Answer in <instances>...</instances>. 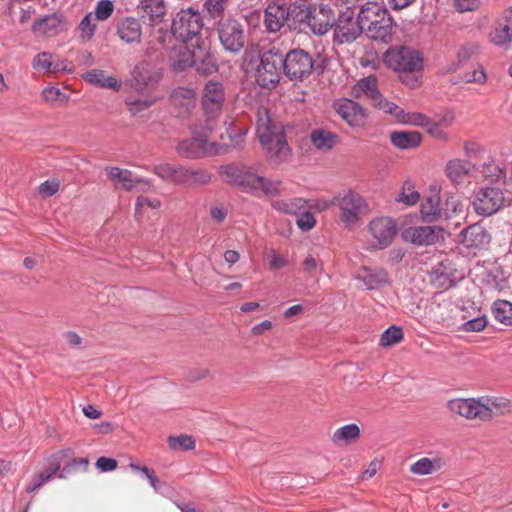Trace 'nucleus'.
Segmentation results:
<instances>
[{
    "mask_svg": "<svg viewBox=\"0 0 512 512\" xmlns=\"http://www.w3.org/2000/svg\"><path fill=\"white\" fill-rule=\"evenodd\" d=\"M385 65L400 73V80L406 86H419L423 69V58L420 53L410 47H390L383 55Z\"/></svg>",
    "mask_w": 512,
    "mask_h": 512,
    "instance_id": "nucleus-2",
    "label": "nucleus"
},
{
    "mask_svg": "<svg viewBox=\"0 0 512 512\" xmlns=\"http://www.w3.org/2000/svg\"><path fill=\"white\" fill-rule=\"evenodd\" d=\"M490 42L499 47H508L512 42V7L504 9L489 32Z\"/></svg>",
    "mask_w": 512,
    "mask_h": 512,
    "instance_id": "nucleus-15",
    "label": "nucleus"
},
{
    "mask_svg": "<svg viewBox=\"0 0 512 512\" xmlns=\"http://www.w3.org/2000/svg\"><path fill=\"white\" fill-rule=\"evenodd\" d=\"M419 198V192L414 190V186L410 181H406L402 187L400 195L396 198V201L411 206L416 204L419 201Z\"/></svg>",
    "mask_w": 512,
    "mask_h": 512,
    "instance_id": "nucleus-49",
    "label": "nucleus"
},
{
    "mask_svg": "<svg viewBox=\"0 0 512 512\" xmlns=\"http://www.w3.org/2000/svg\"><path fill=\"white\" fill-rule=\"evenodd\" d=\"M403 338V330L401 327L392 325L387 328L380 337V345L382 347H389L398 342Z\"/></svg>",
    "mask_w": 512,
    "mask_h": 512,
    "instance_id": "nucleus-48",
    "label": "nucleus"
},
{
    "mask_svg": "<svg viewBox=\"0 0 512 512\" xmlns=\"http://www.w3.org/2000/svg\"><path fill=\"white\" fill-rule=\"evenodd\" d=\"M492 313L494 318L507 326L512 325V303L507 300H497L493 303Z\"/></svg>",
    "mask_w": 512,
    "mask_h": 512,
    "instance_id": "nucleus-40",
    "label": "nucleus"
},
{
    "mask_svg": "<svg viewBox=\"0 0 512 512\" xmlns=\"http://www.w3.org/2000/svg\"><path fill=\"white\" fill-rule=\"evenodd\" d=\"M169 447L173 450H193L195 448V440L189 435L170 436L168 438Z\"/></svg>",
    "mask_w": 512,
    "mask_h": 512,
    "instance_id": "nucleus-50",
    "label": "nucleus"
},
{
    "mask_svg": "<svg viewBox=\"0 0 512 512\" xmlns=\"http://www.w3.org/2000/svg\"><path fill=\"white\" fill-rule=\"evenodd\" d=\"M462 243L467 248L483 249L491 240L488 231L479 224H473L466 227L462 232Z\"/></svg>",
    "mask_w": 512,
    "mask_h": 512,
    "instance_id": "nucleus-23",
    "label": "nucleus"
},
{
    "mask_svg": "<svg viewBox=\"0 0 512 512\" xmlns=\"http://www.w3.org/2000/svg\"><path fill=\"white\" fill-rule=\"evenodd\" d=\"M60 184L57 180H46L38 187V192L43 197H51L59 190Z\"/></svg>",
    "mask_w": 512,
    "mask_h": 512,
    "instance_id": "nucleus-59",
    "label": "nucleus"
},
{
    "mask_svg": "<svg viewBox=\"0 0 512 512\" xmlns=\"http://www.w3.org/2000/svg\"><path fill=\"white\" fill-rule=\"evenodd\" d=\"M61 24V17L53 13L35 20L31 29L38 38H50L60 33Z\"/></svg>",
    "mask_w": 512,
    "mask_h": 512,
    "instance_id": "nucleus-20",
    "label": "nucleus"
},
{
    "mask_svg": "<svg viewBox=\"0 0 512 512\" xmlns=\"http://www.w3.org/2000/svg\"><path fill=\"white\" fill-rule=\"evenodd\" d=\"M155 103V98H146L142 100L141 98H126L125 104L129 107V111L132 115H136L137 113L149 108L151 105Z\"/></svg>",
    "mask_w": 512,
    "mask_h": 512,
    "instance_id": "nucleus-53",
    "label": "nucleus"
},
{
    "mask_svg": "<svg viewBox=\"0 0 512 512\" xmlns=\"http://www.w3.org/2000/svg\"><path fill=\"white\" fill-rule=\"evenodd\" d=\"M368 290L378 289L389 283V274L384 268L380 267H362L359 269L356 277Z\"/></svg>",
    "mask_w": 512,
    "mask_h": 512,
    "instance_id": "nucleus-24",
    "label": "nucleus"
},
{
    "mask_svg": "<svg viewBox=\"0 0 512 512\" xmlns=\"http://www.w3.org/2000/svg\"><path fill=\"white\" fill-rule=\"evenodd\" d=\"M272 206L277 211L298 215L302 210L307 208V201L303 198L277 200L273 202Z\"/></svg>",
    "mask_w": 512,
    "mask_h": 512,
    "instance_id": "nucleus-37",
    "label": "nucleus"
},
{
    "mask_svg": "<svg viewBox=\"0 0 512 512\" xmlns=\"http://www.w3.org/2000/svg\"><path fill=\"white\" fill-rule=\"evenodd\" d=\"M281 71H283L282 52L273 47L261 55L256 81L263 88L275 87L279 83Z\"/></svg>",
    "mask_w": 512,
    "mask_h": 512,
    "instance_id": "nucleus-5",
    "label": "nucleus"
},
{
    "mask_svg": "<svg viewBox=\"0 0 512 512\" xmlns=\"http://www.w3.org/2000/svg\"><path fill=\"white\" fill-rule=\"evenodd\" d=\"M332 28H334V42L338 44L352 43L363 32L359 18L355 19L354 12L349 9L340 13L337 19L335 18Z\"/></svg>",
    "mask_w": 512,
    "mask_h": 512,
    "instance_id": "nucleus-11",
    "label": "nucleus"
},
{
    "mask_svg": "<svg viewBox=\"0 0 512 512\" xmlns=\"http://www.w3.org/2000/svg\"><path fill=\"white\" fill-rule=\"evenodd\" d=\"M505 202L504 186L486 185L475 191L472 205L478 215L487 217L497 213Z\"/></svg>",
    "mask_w": 512,
    "mask_h": 512,
    "instance_id": "nucleus-7",
    "label": "nucleus"
},
{
    "mask_svg": "<svg viewBox=\"0 0 512 512\" xmlns=\"http://www.w3.org/2000/svg\"><path fill=\"white\" fill-rule=\"evenodd\" d=\"M312 6V4L305 1L291 3L289 5V28L297 30L298 32L308 33Z\"/></svg>",
    "mask_w": 512,
    "mask_h": 512,
    "instance_id": "nucleus-17",
    "label": "nucleus"
},
{
    "mask_svg": "<svg viewBox=\"0 0 512 512\" xmlns=\"http://www.w3.org/2000/svg\"><path fill=\"white\" fill-rule=\"evenodd\" d=\"M227 2L228 0H206L204 3V11L212 19L222 17Z\"/></svg>",
    "mask_w": 512,
    "mask_h": 512,
    "instance_id": "nucleus-51",
    "label": "nucleus"
},
{
    "mask_svg": "<svg viewBox=\"0 0 512 512\" xmlns=\"http://www.w3.org/2000/svg\"><path fill=\"white\" fill-rule=\"evenodd\" d=\"M116 34L127 44L140 43L142 37V25L139 19L125 17L116 24Z\"/></svg>",
    "mask_w": 512,
    "mask_h": 512,
    "instance_id": "nucleus-19",
    "label": "nucleus"
},
{
    "mask_svg": "<svg viewBox=\"0 0 512 512\" xmlns=\"http://www.w3.org/2000/svg\"><path fill=\"white\" fill-rule=\"evenodd\" d=\"M203 19L201 14L192 9H182L173 19L171 31L174 37L191 48H199L204 41L201 38Z\"/></svg>",
    "mask_w": 512,
    "mask_h": 512,
    "instance_id": "nucleus-4",
    "label": "nucleus"
},
{
    "mask_svg": "<svg viewBox=\"0 0 512 512\" xmlns=\"http://www.w3.org/2000/svg\"><path fill=\"white\" fill-rule=\"evenodd\" d=\"M83 79L94 86L111 89L114 92H118L121 88V82L115 77L109 76L105 71L100 69H92L83 74Z\"/></svg>",
    "mask_w": 512,
    "mask_h": 512,
    "instance_id": "nucleus-28",
    "label": "nucleus"
},
{
    "mask_svg": "<svg viewBox=\"0 0 512 512\" xmlns=\"http://www.w3.org/2000/svg\"><path fill=\"white\" fill-rule=\"evenodd\" d=\"M153 172L166 182L175 185H186L187 167L185 166L162 163L154 166Z\"/></svg>",
    "mask_w": 512,
    "mask_h": 512,
    "instance_id": "nucleus-25",
    "label": "nucleus"
},
{
    "mask_svg": "<svg viewBox=\"0 0 512 512\" xmlns=\"http://www.w3.org/2000/svg\"><path fill=\"white\" fill-rule=\"evenodd\" d=\"M73 455L71 449H64L53 454L47 462V466L44 471L52 478L58 471H62L63 465L66 463V458Z\"/></svg>",
    "mask_w": 512,
    "mask_h": 512,
    "instance_id": "nucleus-41",
    "label": "nucleus"
},
{
    "mask_svg": "<svg viewBox=\"0 0 512 512\" xmlns=\"http://www.w3.org/2000/svg\"><path fill=\"white\" fill-rule=\"evenodd\" d=\"M187 182L185 186H198L205 185L211 181V174L202 168H188L187 167Z\"/></svg>",
    "mask_w": 512,
    "mask_h": 512,
    "instance_id": "nucleus-46",
    "label": "nucleus"
},
{
    "mask_svg": "<svg viewBox=\"0 0 512 512\" xmlns=\"http://www.w3.org/2000/svg\"><path fill=\"white\" fill-rule=\"evenodd\" d=\"M334 22V12L328 5H313L309 19L308 32L314 35H324L333 27Z\"/></svg>",
    "mask_w": 512,
    "mask_h": 512,
    "instance_id": "nucleus-16",
    "label": "nucleus"
},
{
    "mask_svg": "<svg viewBox=\"0 0 512 512\" xmlns=\"http://www.w3.org/2000/svg\"><path fill=\"white\" fill-rule=\"evenodd\" d=\"M66 463L63 465L62 471L59 474L60 478H66L69 474L75 472L77 469L86 471L89 465L88 458H74L72 455L66 458Z\"/></svg>",
    "mask_w": 512,
    "mask_h": 512,
    "instance_id": "nucleus-47",
    "label": "nucleus"
},
{
    "mask_svg": "<svg viewBox=\"0 0 512 512\" xmlns=\"http://www.w3.org/2000/svg\"><path fill=\"white\" fill-rule=\"evenodd\" d=\"M221 45L226 51L237 54L245 46L246 36L243 25L234 18H222L217 25Z\"/></svg>",
    "mask_w": 512,
    "mask_h": 512,
    "instance_id": "nucleus-9",
    "label": "nucleus"
},
{
    "mask_svg": "<svg viewBox=\"0 0 512 512\" xmlns=\"http://www.w3.org/2000/svg\"><path fill=\"white\" fill-rule=\"evenodd\" d=\"M332 204L339 206V217L346 228H353L360 219L361 210L366 206L365 200L353 191L334 197Z\"/></svg>",
    "mask_w": 512,
    "mask_h": 512,
    "instance_id": "nucleus-10",
    "label": "nucleus"
},
{
    "mask_svg": "<svg viewBox=\"0 0 512 512\" xmlns=\"http://www.w3.org/2000/svg\"><path fill=\"white\" fill-rule=\"evenodd\" d=\"M53 54L49 52L38 53L33 59V67L35 69L48 72L51 68Z\"/></svg>",
    "mask_w": 512,
    "mask_h": 512,
    "instance_id": "nucleus-56",
    "label": "nucleus"
},
{
    "mask_svg": "<svg viewBox=\"0 0 512 512\" xmlns=\"http://www.w3.org/2000/svg\"><path fill=\"white\" fill-rule=\"evenodd\" d=\"M358 18L363 32L371 39L384 43L392 39L393 19L385 6L368 1L361 6Z\"/></svg>",
    "mask_w": 512,
    "mask_h": 512,
    "instance_id": "nucleus-3",
    "label": "nucleus"
},
{
    "mask_svg": "<svg viewBox=\"0 0 512 512\" xmlns=\"http://www.w3.org/2000/svg\"><path fill=\"white\" fill-rule=\"evenodd\" d=\"M227 182L243 188L245 191H256V185L260 183L259 175H256L252 167L229 164L221 168Z\"/></svg>",
    "mask_w": 512,
    "mask_h": 512,
    "instance_id": "nucleus-13",
    "label": "nucleus"
},
{
    "mask_svg": "<svg viewBox=\"0 0 512 512\" xmlns=\"http://www.w3.org/2000/svg\"><path fill=\"white\" fill-rule=\"evenodd\" d=\"M368 229L373 237V247L385 249L390 246L397 234L396 223L389 217H379L373 219Z\"/></svg>",
    "mask_w": 512,
    "mask_h": 512,
    "instance_id": "nucleus-14",
    "label": "nucleus"
},
{
    "mask_svg": "<svg viewBox=\"0 0 512 512\" xmlns=\"http://www.w3.org/2000/svg\"><path fill=\"white\" fill-rule=\"evenodd\" d=\"M105 172L108 178L115 183L117 188L118 185H121L123 189L131 191L138 183L137 180L133 179V174L130 170L108 166L105 168Z\"/></svg>",
    "mask_w": 512,
    "mask_h": 512,
    "instance_id": "nucleus-29",
    "label": "nucleus"
},
{
    "mask_svg": "<svg viewBox=\"0 0 512 512\" xmlns=\"http://www.w3.org/2000/svg\"><path fill=\"white\" fill-rule=\"evenodd\" d=\"M113 10L114 6L110 0H100L95 9V18L104 21L112 15Z\"/></svg>",
    "mask_w": 512,
    "mask_h": 512,
    "instance_id": "nucleus-57",
    "label": "nucleus"
},
{
    "mask_svg": "<svg viewBox=\"0 0 512 512\" xmlns=\"http://www.w3.org/2000/svg\"><path fill=\"white\" fill-rule=\"evenodd\" d=\"M431 278L432 283L440 289L447 290L454 285L451 269L444 262H440L433 267Z\"/></svg>",
    "mask_w": 512,
    "mask_h": 512,
    "instance_id": "nucleus-32",
    "label": "nucleus"
},
{
    "mask_svg": "<svg viewBox=\"0 0 512 512\" xmlns=\"http://www.w3.org/2000/svg\"><path fill=\"white\" fill-rule=\"evenodd\" d=\"M377 82L374 75L359 80L353 87L354 96H380L377 90Z\"/></svg>",
    "mask_w": 512,
    "mask_h": 512,
    "instance_id": "nucleus-42",
    "label": "nucleus"
},
{
    "mask_svg": "<svg viewBox=\"0 0 512 512\" xmlns=\"http://www.w3.org/2000/svg\"><path fill=\"white\" fill-rule=\"evenodd\" d=\"M360 437V428L356 424H347L337 429L332 435V441L336 445L349 444Z\"/></svg>",
    "mask_w": 512,
    "mask_h": 512,
    "instance_id": "nucleus-35",
    "label": "nucleus"
},
{
    "mask_svg": "<svg viewBox=\"0 0 512 512\" xmlns=\"http://www.w3.org/2000/svg\"><path fill=\"white\" fill-rule=\"evenodd\" d=\"M223 84L219 81H208L204 87L203 96H217L224 94Z\"/></svg>",
    "mask_w": 512,
    "mask_h": 512,
    "instance_id": "nucleus-63",
    "label": "nucleus"
},
{
    "mask_svg": "<svg viewBox=\"0 0 512 512\" xmlns=\"http://www.w3.org/2000/svg\"><path fill=\"white\" fill-rule=\"evenodd\" d=\"M138 8L149 17L152 22H160L166 14L164 0H140Z\"/></svg>",
    "mask_w": 512,
    "mask_h": 512,
    "instance_id": "nucleus-33",
    "label": "nucleus"
},
{
    "mask_svg": "<svg viewBox=\"0 0 512 512\" xmlns=\"http://www.w3.org/2000/svg\"><path fill=\"white\" fill-rule=\"evenodd\" d=\"M421 217L424 222L432 223L442 217L443 210L439 206V197L437 195L428 197L420 208Z\"/></svg>",
    "mask_w": 512,
    "mask_h": 512,
    "instance_id": "nucleus-34",
    "label": "nucleus"
},
{
    "mask_svg": "<svg viewBox=\"0 0 512 512\" xmlns=\"http://www.w3.org/2000/svg\"><path fill=\"white\" fill-rule=\"evenodd\" d=\"M421 134L417 131H394L390 135L392 144L399 149H411L420 145Z\"/></svg>",
    "mask_w": 512,
    "mask_h": 512,
    "instance_id": "nucleus-31",
    "label": "nucleus"
},
{
    "mask_svg": "<svg viewBox=\"0 0 512 512\" xmlns=\"http://www.w3.org/2000/svg\"><path fill=\"white\" fill-rule=\"evenodd\" d=\"M78 29L80 32V38L83 41H89L93 37L96 29V24L93 22L91 13L87 14L81 20Z\"/></svg>",
    "mask_w": 512,
    "mask_h": 512,
    "instance_id": "nucleus-52",
    "label": "nucleus"
},
{
    "mask_svg": "<svg viewBox=\"0 0 512 512\" xmlns=\"http://www.w3.org/2000/svg\"><path fill=\"white\" fill-rule=\"evenodd\" d=\"M260 183L256 185V190H261L266 196H277L279 194L280 182L272 181L263 176H259Z\"/></svg>",
    "mask_w": 512,
    "mask_h": 512,
    "instance_id": "nucleus-55",
    "label": "nucleus"
},
{
    "mask_svg": "<svg viewBox=\"0 0 512 512\" xmlns=\"http://www.w3.org/2000/svg\"><path fill=\"white\" fill-rule=\"evenodd\" d=\"M51 479L49 474H46L45 471H41L37 475H35L31 481V483L26 487V491L28 493L34 492L39 489L44 483L48 482Z\"/></svg>",
    "mask_w": 512,
    "mask_h": 512,
    "instance_id": "nucleus-62",
    "label": "nucleus"
},
{
    "mask_svg": "<svg viewBox=\"0 0 512 512\" xmlns=\"http://www.w3.org/2000/svg\"><path fill=\"white\" fill-rule=\"evenodd\" d=\"M202 107L206 117V124L203 127L205 131H212L215 121L221 113L224 98H202Z\"/></svg>",
    "mask_w": 512,
    "mask_h": 512,
    "instance_id": "nucleus-30",
    "label": "nucleus"
},
{
    "mask_svg": "<svg viewBox=\"0 0 512 512\" xmlns=\"http://www.w3.org/2000/svg\"><path fill=\"white\" fill-rule=\"evenodd\" d=\"M132 75L140 87L153 86L158 81V75L144 66H136Z\"/></svg>",
    "mask_w": 512,
    "mask_h": 512,
    "instance_id": "nucleus-45",
    "label": "nucleus"
},
{
    "mask_svg": "<svg viewBox=\"0 0 512 512\" xmlns=\"http://www.w3.org/2000/svg\"><path fill=\"white\" fill-rule=\"evenodd\" d=\"M487 323V318L480 316L465 322L462 329L466 332H480L487 326Z\"/></svg>",
    "mask_w": 512,
    "mask_h": 512,
    "instance_id": "nucleus-58",
    "label": "nucleus"
},
{
    "mask_svg": "<svg viewBox=\"0 0 512 512\" xmlns=\"http://www.w3.org/2000/svg\"><path fill=\"white\" fill-rule=\"evenodd\" d=\"M118 462L113 458L99 457L96 461V467L101 472H111L117 468Z\"/></svg>",
    "mask_w": 512,
    "mask_h": 512,
    "instance_id": "nucleus-64",
    "label": "nucleus"
},
{
    "mask_svg": "<svg viewBox=\"0 0 512 512\" xmlns=\"http://www.w3.org/2000/svg\"><path fill=\"white\" fill-rule=\"evenodd\" d=\"M337 104V113L351 126H361L366 118L365 110L351 98H341Z\"/></svg>",
    "mask_w": 512,
    "mask_h": 512,
    "instance_id": "nucleus-22",
    "label": "nucleus"
},
{
    "mask_svg": "<svg viewBox=\"0 0 512 512\" xmlns=\"http://www.w3.org/2000/svg\"><path fill=\"white\" fill-rule=\"evenodd\" d=\"M289 22V5L271 3L265 9L264 25L269 32H278Z\"/></svg>",
    "mask_w": 512,
    "mask_h": 512,
    "instance_id": "nucleus-18",
    "label": "nucleus"
},
{
    "mask_svg": "<svg viewBox=\"0 0 512 512\" xmlns=\"http://www.w3.org/2000/svg\"><path fill=\"white\" fill-rule=\"evenodd\" d=\"M448 409L462 417L467 419H480V420H489L492 418V409L482 404L479 400L474 398L468 399H453L448 401L447 403Z\"/></svg>",
    "mask_w": 512,
    "mask_h": 512,
    "instance_id": "nucleus-12",
    "label": "nucleus"
},
{
    "mask_svg": "<svg viewBox=\"0 0 512 512\" xmlns=\"http://www.w3.org/2000/svg\"><path fill=\"white\" fill-rule=\"evenodd\" d=\"M311 142L318 150H330L337 142V135L325 129H315L311 133Z\"/></svg>",
    "mask_w": 512,
    "mask_h": 512,
    "instance_id": "nucleus-36",
    "label": "nucleus"
},
{
    "mask_svg": "<svg viewBox=\"0 0 512 512\" xmlns=\"http://www.w3.org/2000/svg\"><path fill=\"white\" fill-rule=\"evenodd\" d=\"M283 73L291 81H303L314 70V60L304 49H292L285 55L282 53Z\"/></svg>",
    "mask_w": 512,
    "mask_h": 512,
    "instance_id": "nucleus-6",
    "label": "nucleus"
},
{
    "mask_svg": "<svg viewBox=\"0 0 512 512\" xmlns=\"http://www.w3.org/2000/svg\"><path fill=\"white\" fill-rule=\"evenodd\" d=\"M477 50L478 45L476 44L463 45L457 53L459 63L467 62L477 52Z\"/></svg>",
    "mask_w": 512,
    "mask_h": 512,
    "instance_id": "nucleus-61",
    "label": "nucleus"
},
{
    "mask_svg": "<svg viewBox=\"0 0 512 512\" xmlns=\"http://www.w3.org/2000/svg\"><path fill=\"white\" fill-rule=\"evenodd\" d=\"M473 168L474 165L469 161L452 159L447 162L445 173L453 184H460L469 176Z\"/></svg>",
    "mask_w": 512,
    "mask_h": 512,
    "instance_id": "nucleus-27",
    "label": "nucleus"
},
{
    "mask_svg": "<svg viewBox=\"0 0 512 512\" xmlns=\"http://www.w3.org/2000/svg\"><path fill=\"white\" fill-rule=\"evenodd\" d=\"M256 135L269 162L279 165L291 156V148L286 139L285 127L272 118L269 110L257 108Z\"/></svg>",
    "mask_w": 512,
    "mask_h": 512,
    "instance_id": "nucleus-1",
    "label": "nucleus"
},
{
    "mask_svg": "<svg viewBox=\"0 0 512 512\" xmlns=\"http://www.w3.org/2000/svg\"><path fill=\"white\" fill-rule=\"evenodd\" d=\"M481 173L486 179L494 181L492 185H505L506 172L494 161L484 163Z\"/></svg>",
    "mask_w": 512,
    "mask_h": 512,
    "instance_id": "nucleus-43",
    "label": "nucleus"
},
{
    "mask_svg": "<svg viewBox=\"0 0 512 512\" xmlns=\"http://www.w3.org/2000/svg\"><path fill=\"white\" fill-rule=\"evenodd\" d=\"M296 224L301 231L307 232L315 226L316 220L313 213L306 208L298 214Z\"/></svg>",
    "mask_w": 512,
    "mask_h": 512,
    "instance_id": "nucleus-54",
    "label": "nucleus"
},
{
    "mask_svg": "<svg viewBox=\"0 0 512 512\" xmlns=\"http://www.w3.org/2000/svg\"><path fill=\"white\" fill-rule=\"evenodd\" d=\"M144 206H149L152 209H157L161 206V201L157 198L149 199L145 196H139L135 204V215H139L141 213V209Z\"/></svg>",
    "mask_w": 512,
    "mask_h": 512,
    "instance_id": "nucleus-60",
    "label": "nucleus"
},
{
    "mask_svg": "<svg viewBox=\"0 0 512 512\" xmlns=\"http://www.w3.org/2000/svg\"><path fill=\"white\" fill-rule=\"evenodd\" d=\"M208 131H205L199 135H194L189 139L181 141L176 150L179 155L185 158L196 159L206 155H219L225 154L228 151V147L216 142H208Z\"/></svg>",
    "mask_w": 512,
    "mask_h": 512,
    "instance_id": "nucleus-8",
    "label": "nucleus"
},
{
    "mask_svg": "<svg viewBox=\"0 0 512 512\" xmlns=\"http://www.w3.org/2000/svg\"><path fill=\"white\" fill-rule=\"evenodd\" d=\"M437 234L431 226H413L404 230L403 238L405 241L415 245H430L437 240Z\"/></svg>",
    "mask_w": 512,
    "mask_h": 512,
    "instance_id": "nucleus-26",
    "label": "nucleus"
},
{
    "mask_svg": "<svg viewBox=\"0 0 512 512\" xmlns=\"http://www.w3.org/2000/svg\"><path fill=\"white\" fill-rule=\"evenodd\" d=\"M483 282L488 289L494 291H502L508 285V279L501 268H495L487 272Z\"/></svg>",
    "mask_w": 512,
    "mask_h": 512,
    "instance_id": "nucleus-38",
    "label": "nucleus"
},
{
    "mask_svg": "<svg viewBox=\"0 0 512 512\" xmlns=\"http://www.w3.org/2000/svg\"><path fill=\"white\" fill-rule=\"evenodd\" d=\"M189 57L191 61L189 63L186 61L185 64L194 67L198 73L207 75L217 70L213 57L206 52L205 42L201 43V50L199 48H192ZM185 66L183 65L181 68H185Z\"/></svg>",
    "mask_w": 512,
    "mask_h": 512,
    "instance_id": "nucleus-21",
    "label": "nucleus"
},
{
    "mask_svg": "<svg viewBox=\"0 0 512 512\" xmlns=\"http://www.w3.org/2000/svg\"><path fill=\"white\" fill-rule=\"evenodd\" d=\"M378 101L376 106L384 110L386 113H389L395 117V119L402 123H407L410 121V117L408 114L404 112V110L399 107L397 104L390 102L387 98H376Z\"/></svg>",
    "mask_w": 512,
    "mask_h": 512,
    "instance_id": "nucleus-44",
    "label": "nucleus"
},
{
    "mask_svg": "<svg viewBox=\"0 0 512 512\" xmlns=\"http://www.w3.org/2000/svg\"><path fill=\"white\" fill-rule=\"evenodd\" d=\"M442 466L443 461L439 458L432 460L427 457H423L413 463L410 467V470L413 474L416 475H427L440 470Z\"/></svg>",
    "mask_w": 512,
    "mask_h": 512,
    "instance_id": "nucleus-39",
    "label": "nucleus"
}]
</instances>
